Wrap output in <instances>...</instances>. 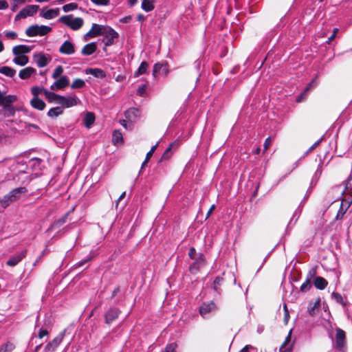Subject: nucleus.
I'll use <instances>...</instances> for the list:
<instances>
[{"mask_svg":"<svg viewBox=\"0 0 352 352\" xmlns=\"http://www.w3.org/2000/svg\"><path fill=\"white\" fill-rule=\"evenodd\" d=\"M205 263L204 258L202 255L196 260V261L191 265L190 270L193 271L194 270H198L199 268L203 266Z\"/></svg>","mask_w":352,"mask_h":352,"instance_id":"c9c22d12","label":"nucleus"},{"mask_svg":"<svg viewBox=\"0 0 352 352\" xmlns=\"http://www.w3.org/2000/svg\"><path fill=\"white\" fill-rule=\"evenodd\" d=\"M120 311L115 307L110 308L105 314V321L107 323L111 322L113 320L118 318Z\"/></svg>","mask_w":352,"mask_h":352,"instance_id":"aec40b11","label":"nucleus"},{"mask_svg":"<svg viewBox=\"0 0 352 352\" xmlns=\"http://www.w3.org/2000/svg\"><path fill=\"white\" fill-rule=\"evenodd\" d=\"M311 287V282L309 280H306L305 282H304L301 286H300V291L302 292H308Z\"/></svg>","mask_w":352,"mask_h":352,"instance_id":"37998d69","label":"nucleus"},{"mask_svg":"<svg viewBox=\"0 0 352 352\" xmlns=\"http://www.w3.org/2000/svg\"><path fill=\"white\" fill-rule=\"evenodd\" d=\"M284 310H285V316H284V322L285 324L287 323L288 322V320H289V312L287 309V306L286 305H284Z\"/></svg>","mask_w":352,"mask_h":352,"instance_id":"bf43d9fd","label":"nucleus"},{"mask_svg":"<svg viewBox=\"0 0 352 352\" xmlns=\"http://www.w3.org/2000/svg\"><path fill=\"white\" fill-rule=\"evenodd\" d=\"M51 31L52 28L49 26L33 25L25 30V34L28 36H45Z\"/></svg>","mask_w":352,"mask_h":352,"instance_id":"f03ea898","label":"nucleus"},{"mask_svg":"<svg viewBox=\"0 0 352 352\" xmlns=\"http://www.w3.org/2000/svg\"><path fill=\"white\" fill-rule=\"evenodd\" d=\"M65 336V332L60 333L52 342H49L45 347V351H54L61 343Z\"/></svg>","mask_w":352,"mask_h":352,"instance_id":"1a4fd4ad","label":"nucleus"},{"mask_svg":"<svg viewBox=\"0 0 352 352\" xmlns=\"http://www.w3.org/2000/svg\"><path fill=\"white\" fill-rule=\"evenodd\" d=\"M327 281L324 278L321 276L316 277L314 280V285L317 289H324L327 287Z\"/></svg>","mask_w":352,"mask_h":352,"instance_id":"7c9ffc66","label":"nucleus"},{"mask_svg":"<svg viewBox=\"0 0 352 352\" xmlns=\"http://www.w3.org/2000/svg\"><path fill=\"white\" fill-rule=\"evenodd\" d=\"M154 2L155 0H142L141 8L145 12H151L155 8Z\"/></svg>","mask_w":352,"mask_h":352,"instance_id":"c85d7f7f","label":"nucleus"},{"mask_svg":"<svg viewBox=\"0 0 352 352\" xmlns=\"http://www.w3.org/2000/svg\"><path fill=\"white\" fill-rule=\"evenodd\" d=\"M97 50L96 43L95 42H91L85 45L82 50L81 54L83 56H90L93 54Z\"/></svg>","mask_w":352,"mask_h":352,"instance_id":"6ab92c4d","label":"nucleus"},{"mask_svg":"<svg viewBox=\"0 0 352 352\" xmlns=\"http://www.w3.org/2000/svg\"><path fill=\"white\" fill-rule=\"evenodd\" d=\"M63 112V107H56L52 108L47 112V116L50 118H56L58 116L61 115Z\"/></svg>","mask_w":352,"mask_h":352,"instance_id":"473e14b6","label":"nucleus"},{"mask_svg":"<svg viewBox=\"0 0 352 352\" xmlns=\"http://www.w3.org/2000/svg\"><path fill=\"white\" fill-rule=\"evenodd\" d=\"M112 142L114 144H118L122 142V135L119 131H114L112 137Z\"/></svg>","mask_w":352,"mask_h":352,"instance_id":"4c0bfd02","label":"nucleus"},{"mask_svg":"<svg viewBox=\"0 0 352 352\" xmlns=\"http://www.w3.org/2000/svg\"><path fill=\"white\" fill-rule=\"evenodd\" d=\"M36 73V69L32 67H27L19 72V76L21 79L25 80L29 78L32 74Z\"/></svg>","mask_w":352,"mask_h":352,"instance_id":"4be33fe9","label":"nucleus"},{"mask_svg":"<svg viewBox=\"0 0 352 352\" xmlns=\"http://www.w3.org/2000/svg\"><path fill=\"white\" fill-rule=\"evenodd\" d=\"M345 188L346 190H352V177H348L345 184Z\"/></svg>","mask_w":352,"mask_h":352,"instance_id":"6e6d98bb","label":"nucleus"},{"mask_svg":"<svg viewBox=\"0 0 352 352\" xmlns=\"http://www.w3.org/2000/svg\"><path fill=\"white\" fill-rule=\"evenodd\" d=\"M169 72L168 65L167 63H155L153 66V75L156 77L157 74L166 76Z\"/></svg>","mask_w":352,"mask_h":352,"instance_id":"6e6552de","label":"nucleus"},{"mask_svg":"<svg viewBox=\"0 0 352 352\" xmlns=\"http://www.w3.org/2000/svg\"><path fill=\"white\" fill-rule=\"evenodd\" d=\"M92 3L98 6H107L109 0H91Z\"/></svg>","mask_w":352,"mask_h":352,"instance_id":"8fccbe9b","label":"nucleus"},{"mask_svg":"<svg viewBox=\"0 0 352 352\" xmlns=\"http://www.w3.org/2000/svg\"><path fill=\"white\" fill-rule=\"evenodd\" d=\"M196 254L195 249L194 248H191L189 251V256L190 258H193Z\"/></svg>","mask_w":352,"mask_h":352,"instance_id":"0e129e2a","label":"nucleus"},{"mask_svg":"<svg viewBox=\"0 0 352 352\" xmlns=\"http://www.w3.org/2000/svg\"><path fill=\"white\" fill-rule=\"evenodd\" d=\"M95 121V116L91 112L86 113L83 118V124L87 128L89 129Z\"/></svg>","mask_w":352,"mask_h":352,"instance_id":"a878e982","label":"nucleus"},{"mask_svg":"<svg viewBox=\"0 0 352 352\" xmlns=\"http://www.w3.org/2000/svg\"><path fill=\"white\" fill-rule=\"evenodd\" d=\"M217 310V307L214 302H204L199 307L200 315L206 318L214 314Z\"/></svg>","mask_w":352,"mask_h":352,"instance_id":"20e7f679","label":"nucleus"},{"mask_svg":"<svg viewBox=\"0 0 352 352\" xmlns=\"http://www.w3.org/2000/svg\"><path fill=\"white\" fill-rule=\"evenodd\" d=\"M14 349V345L12 343L8 342L0 347V352H12Z\"/></svg>","mask_w":352,"mask_h":352,"instance_id":"58836bf2","label":"nucleus"},{"mask_svg":"<svg viewBox=\"0 0 352 352\" xmlns=\"http://www.w3.org/2000/svg\"><path fill=\"white\" fill-rule=\"evenodd\" d=\"M43 93L46 98L48 99L50 102H52L54 100H56L57 102L59 99L60 95H58L54 92H51L45 89L43 90Z\"/></svg>","mask_w":352,"mask_h":352,"instance_id":"e433bc0d","label":"nucleus"},{"mask_svg":"<svg viewBox=\"0 0 352 352\" xmlns=\"http://www.w3.org/2000/svg\"><path fill=\"white\" fill-rule=\"evenodd\" d=\"M56 89H63L69 85V79L66 76H61L58 80L55 81Z\"/></svg>","mask_w":352,"mask_h":352,"instance_id":"cd10ccee","label":"nucleus"},{"mask_svg":"<svg viewBox=\"0 0 352 352\" xmlns=\"http://www.w3.org/2000/svg\"><path fill=\"white\" fill-rule=\"evenodd\" d=\"M214 208H215V206L214 204L210 206L209 210L208 211V213L206 215V219H208L210 216V214H212V212H213Z\"/></svg>","mask_w":352,"mask_h":352,"instance_id":"69168bd1","label":"nucleus"},{"mask_svg":"<svg viewBox=\"0 0 352 352\" xmlns=\"http://www.w3.org/2000/svg\"><path fill=\"white\" fill-rule=\"evenodd\" d=\"M59 21L69 27L73 30H79L84 23V21L80 17L73 18L72 14L63 16L59 18Z\"/></svg>","mask_w":352,"mask_h":352,"instance_id":"f257e3e1","label":"nucleus"},{"mask_svg":"<svg viewBox=\"0 0 352 352\" xmlns=\"http://www.w3.org/2000/svg\"><path fill=\"white\" fill-rule=\"evenodd\" d=\"M174 144H175V143L171 144L168 146V148H167L166 150L164 151V153L162 155V157L163 160H168L170 157V156H171L170 151Z\"/></svg>","mask_w":352,"mask_h":352,"instance_id":"de8ad7c7","label":"nucleus"},{"mask_svg":"<svg viewBox=\"0 0 352 352\" xmlns=\"http://www.w3.org/2000/svg\"><path fill=\"white\" fill-rule=\"evenodd\" d=\"M316 269L311 268L307 273V280H309L310 281L311 279L316 275Z\"/></svg>","mask_w":352,"mask_h":352,"instance_id":"3c124183","label":"nucleus"},{"mask_svg":"<svg viewBox=\"0 0 352 352\" xmlns=\"http://www.w3.org/2000/svg\"><path fill=\"white\" fill-rule=\"evenodd\" d=\"M57 103L68 108L77 105L78 103H80V100L75 96L71 97L60 96Z\"/></svg>","mask_w":352,"mask_h":352,"instance_id":"0eeeda50","label":"nucleus"},{"mask_svg":"<svg viewBox=\"0 0 352 352\" xmlns=\"http://www.w3.org/2000/svg\"><path fill=\"white\" fill-rule=\"evenodd\" d=\"M41 160L38 158H32L28 162V166H30L32 170H36L40 168Z\"/></svg>","mask_w":352,"mask_h":352,"instance_id":"f704fd0d","label":"nucleus"},{"mask_svg":"<svg viewBox=\"0 0 352 352\" xmlns=\"http://www.w3.org/2000/svg\"><path fill=\"white\" fill-rule=\"evenodd\" d=\"M85 85V82L83 80L80 78H76L74 80V82L71 85V87L72 89H79L82 88Z\"/></svg>","mask_w":352,"mask_h":352,"instance_id":"ea45409f","label":"nucleus"},{"mask_svg":"<svg viewBox=\"0 0 352 352\" xmlns=\"http://www.w3.org/2000/svg\"><path fill=\"white\" fill-rule=\"evenodd\" d=\"M13 103H4L3 107V115L5 117H12L16 113V109L12 106Z\"/></svg>","mask_w":352,"mask_h":352,"instance_id":"412c9836","label":"nucleus"},{"mask_svg":"<svg viewBox=\"0 0 352 352\" xmlns=\"http://www.w3.org/2000/svg\"><path fill=\"white\" fill-rule=\"evenodd\" d=\"M106 34H104L102 42L105 46H110L114 43L116 38H118V34L111 28L107 27L105 30Z\"/></svg>","mask_w":352,"mask_h":352,"instance_id":"423d86ee","label":"nucleus"},{"mask_svg":"<svg viewBox=\"0 0 352 352\" xmlns=\"http://www.w3.org/2000/svg\"><path fill=\"white\" fill-rule=\"evenodd\" d=\"M157 146V144H156L155 145H154L153 146L151 147V150L147 153V154L146 155V160H150V158L152 157L153 153L155 152Z\"/></svg>","mask_w":352,"mask_h":352,"instance_id":"864d4df0","label":"nucleus"},{"mask_svg":"<svg viewBox=\"0 0 352 352\" xmlns=\"http://www.w3.org/2000/svg\"><path fill=\"white\" fill-rule=\"evenodd\" d=\"M321 142V140H318L307 151V153L311 152L312 150L316 148Z\"/></svg>","mask_w":352,"mask_h":352,"instance_id":"680f3d73","label":"nucleus"},{"mask_svg":"<svg viewBox=\"0 0 352 352\" xmlns=\"http://www.w3.org/2000/svg\"><path fill=\"white\" fill-rule=\"evenodd\" d=\"M107 27L108 26L94 23L92 25L91 29L84 35V40L87 41L91 38H94L98 36L106 34L105 30H107Z\"/></svg>","mask_w":352,"mask_h":352,"instance_id":"7ed1b4c3","label":"nucleus"},{"mask_svg":"<svg viewBox=\"0 0 352 352\" xmlns=\"http://www.w3.org/2000/svg\"><path fill=\"white\" fill-rule=\"evenodd\" d=\"M59 14V9H50L47 10H45L43 9L40 12V16L45 19H52L55 18Z\"/></svg>","mask_w":352,"mask_h":352,"instance_id":"a211bd4d","label":"nucleus"},{"mask_svg":"<svg viewBox=\"0 0 352 352\" xmlns=\"http://www.w3.org/2000/svg\"><path fill=\"white\" fill-rule=\"evenodd\" d=\"M272 143V139L270 138H267L264 143V150L266 151L270 146Z\"/></svg>","mask_w":352,"mask_h":352,"instance_id":"052dcab7","label":"nucleus"},{"mask_svg":"<svg viewBox=\"0 0 352 352\" xmlns=\"http://www.w3.org/2000/svg\"><path fill=\"white\" fill-rule=\"evenodd\" d=\"M345 345V331H336V346L342 351Z\"/></svg>","mask_w":352,"mask_h":352,"instance_id":"dca6fc26","label":"nucleus"},{"mask_svg":"<svg viewBox=\"0 0 352 352\" xmlns=\"http://www.w3.org/2000/svg\"><path fill=\"white\" fill-rule=\"evenodd\" d=\"M32 50V47L25 45H19L14 46L12 48V53L14 56L18 55H25V54H28Z\"/></svg>","mask_w":352,"mask_h":352,"instance_id":"f3484780","label":"nucleus"},{"mask_svg":"<svg viewBox=\"0 0 352 352\" xmlns=\"http://www.w3.org/2000/svg\"><path fill=\"white\" fill-rule=\"evenodd\" d=\"M177 344L175 342L170 343L166 346L164 352H176Z\"/></svg>","mask_w":352,"mask_h":352,"instance_id":"09e8293b","label":"nucleus"},{"mask_svg":"<svg viewBox=\"0 0 352 352\" xmlns=\"http://www.w3.org/2000/svg\"><path fill=\"white\" fill-rule=\"evenodd\" d=\"M8 8V3L6 0H0V10H5Z\"/></svg>","mask_w":352,"mask_h":352,"instance_id":"13d9d810","label":"nucleus"},{"mask_svg":"<svg viewBox=\"0 0 352 352\" xmlns=\"http://www.w3.org/2000/svg\"><path fill=\"white\" fill-rule=\"evenodd\" d=\"M30 104L33 108L39 111L43 110L45 107V102L38 97H33V98L30 100Z\"/></svg>","mask_w":352,"mask_h":352,"instance_id":"5701e85b","label":"nucleus"},{"mask_svg":"<svg viewBox=\"0 0 352 352\" xmlns=\"http://www.w3.org/2000/svg\"><path fill=\"white\" fill-rule=\"evenodd\" d=\"M20 4L11 1V9L12 11H16Z\"/></svg>","mask_w":352,"mask_h":352,"instance_id":"e2e57ef3","label":"nucleus"},{"mask_svg":"<svg viewBox=\"0 0 352 352\" xmlns=\"http://www.w3.org/2000/svg\"><path fill=\"white\" fill-rule=\"evenodd\" d=\"M77 8H78L77 3H67V4H65V6H63V10L65 12H68L72 11V10H76Z\"/></svg>","mask_w":352,"mask_h":352,"instance_id":"a19ab883","label":"nucleus"},{"mask_svg":"<svg viewBox=\"0 0 352 352\" xmlns=\"http://www.w3.org/2000/svg\"><path fill=\"white\" fill-rule=\"evenodd\" d=\"M16 70L8 67V66H3L0 67V73L8 76V77H14L16 74Z\"/></svg>","mask_w":352,"mask_h":352,"instance_id":"2f4dec72","label":"nucleus"},{"mask_svg":"<svg viewBox=\"0 0 352 352\" xmlns=\"http://www.w3.org/2000/svg\"><path fill=\"white\" fill-rule=\"evenodd\" d=\"M332 297L338 303H340L343 305H345L344 302V300H343V298L342 296H341L340 294L338 293V292H333L332 293Z\"/></svg>","mask_w":352,"mask_h":352,"instance_id":"a18cd8bd","label":"nucleus"},{"mask_svg":"<svg viewBox=\"0 0 352 352\" xmlns=\"http://www.w3.org/2000/svg\"><path fill=\"white\" fill-rule=\"evenodd\" d=\"M13 63L20 66H24L29 62V58L25 55H18L15 56V58L12 60Z\"/></svg>","mask_w":352,"mask_h":352,"instance_id":"bb28decb","label":"nucleus"},{"mask_svg":"<svg viewBox=\"0 0 352 352\" xmlns=\"http://www.w3.org/2000/svg\"><path fill=\"white\" fill-rule=\"evenodd\" d=\"M63 72V68L61 65H58L57 66L53 74H52V78H57L58 77H59Z\"/></svg>","mask_w":352,"mask_h":352,"instance_id":"c03bdc74","label":"nucleus"},{"mask_svg":"<svg viewBox=\"0 0 352 352\" xmlns=\"http://www.w3.org/2000/svg\"><path fill=\"white\" fill-rule=\"evenodd\" d=\"M18 98L16 95H6V92L0 90V106L6 103H14L16 102Z\"/></svg>","mask_w":352,"mask_h":352,"instance_id":"2eb2a0df","label":"nucleus"},{"mask_svg":"<svg viewBox=\"0 0 352 352\" xmlns=\"http://www.w3.org/2000/svg\"><path fill=\"white\" fill-rule=\"evenodd\" d=\"M86 74H91L96 78H104L106 76L105 72L99 68H89L86 70Z\"/></svg>","mask_w":352,"mask_h":352,"instance_id":"393cba45","label":"nucleus"},{"mask_svg":"<svg viewBox=\"0 0 352 352\" xmlns=\"http://www.w3.org/2000/svg\"><path fill=\"white\" fill-rule=\"evenodd\" d=\"M27 192V189L25 187H19L13 189L11 190L8 195L9 196L10 201L12 202L17 201L20 199L21 196L23 194H25Z\"/></svg>","mask_w":352,"mask_h":352,"instance_id":"4468645a","label":"nucleus"},{"mask_svg":"<svg viewBox=\"0 0 352 352\" xmlns=\"http://www.w3.org/2000/svg\"><path fill=\"white\" fill-rule=\"evenodd\" d=\"M319 306H320V300H318L313 305L311 304H310L308 307L309 314L311 316L315 315L316 309H318Z\"/></svg>","mask_w":352,"mask_h":352,"instance_id":"79ce46f5","label":"nucleus"},{"mask_svg":"<svg viewBox=\"0 0 352 352\" xmlns=\"http://www.w3.org/2000/svg\"><path fill=\"white\" fill-rule=\"evenodd\" d=\"M39 9L37 5H29L22 9L15 16V21L34 16Z\"/></svg>","mask_w":352,"mask_h":352,"instance_id":"39448f33","label":"nucleus"},{"mask_svg":"<svg viewBox=\"0 0 352 352\" xmlns=\"http://www.w3.org/2000/svg\"><path fill=\"white\" fill-rule=\"evenodd\" d=\"M33 58L38 67H45L51 60L50 56H47L43 53L35 54H34Z\"/></svg>","mask_w":352,"mask_h":352,"instance_id":"9b49d317","label":"nucleus"},{"mask_svg":"<svg viewBox=\"0 0 352 352\" xmlns=\"http://www.w3.org/2000/svg\"><path fill=\"white\" fill-rule=\"evenodd\" d=\"M146 89V85H142L141 87H140L138 88L137 94L139 96H142L145 94Z\"/></svg>","mask_w":352,"mask_h":352,"instance_id":"4d7b16f0","label":"nucleus"},{"mask_svg":"<svg viewBox=\"0 0 352 352\" xmlns=\"http://www.w3.org/2000/svg\"><path fill=\"white\" fill-rule=\"evenodd\" d=\"M139 116V110L135 108H131L125 111V117L127 120L132 121Z\"/></svg>","mask_w":352,"mask_h":352,"instance_id":"c756f323","label":"nucleus"},{"mask_svg":"<svg viewBox=\"0 0 352 352\" xmlns=\"http://www.w3.org/2000/svg\"><path fill=\"white\" fill-rule=\"evenodd\" d=\"M249 349H253L252 346L247 345L243 347L239 352H248Z\"/></svg>","mask_w":352,"mask_h":352,"instance_id":"774afa93","label":"nucleus"},{"mask_svg":"<svg viewBox=\"0 0 352 352\" xmlns=\"http://www.w3.org/2000/svg\"><path fill=\"white\" fill-rule=\"evenodd\" d=\"M292 331H289L284 342L279 349V352H290L292 351L294 342V341L292 342Z\"/></svg>","mask_w":352,"mask_h":352,"instance_id":"ddd939ff","label":"nucleus"},{"mask_svg":"<svg viewBox=\"0 0 352 352\" xmlns=\"http://www.w3.org/2000/svg\"><path fill=\"white\" fill-rule=\"evenodd\" d=\"M5 36L7 38H11V39H15L17 37V34L15 32L13 31H9L5 32Z\"/></svg>","mask_w":352,"mask_h":352,"instance_id":"603ef678","label":"nucleus"},{"mask_svg":"<svg viewBox=\"0 0 352 352\" xmlns=\"http://www.w3.org/2000/svg\"><path fill=\"white\" fill-rule=\"evenodd\" d=\"M68 216V213L65 214L61 218L56 220L55 222L52 224V226L47 229V232H50L56 229H58L60 226H62L67 221V218Z\"/></svg>","mask_w":352,"mask_h":352,"instance_id":"b1692460","label":"nucleus"},{"mask_svg":"<svg viewBox=\"0 0 352 352\" xmlns=\"http://www.w3.org/2000/svg\"><path fill=\"white\" fill-rule=\"evenodd\" d=\"M26 252V250H24L12 256L7 261V265L10 267L16 266L19 263H20L23 260V258H25Z\"/></svg>","mask_w":352,"mask_h":352,"instance_id":"9d476101","label":"nucleus"},{"mask_svg":"<svg viewBox=\"0 0 352 352\" xmlns=\"http://www.w3.org/2000/svg\"><path fill=\"white\" fill-rule=\"evenodd\" d=\"M222 278L220 277H217L214 280V289L215 291H218V287L221 285Z\"/></svg>","mask_w":352,"mask_h":352,"instance_id":"5fc2aeb1","label":"nucleus"},{"mask_svg":"<svg viewBox=\"0 0 352 352\" xmlns=\"http://www.w3.org/2000/svg\"><path fill=\"white\" fill-rule=\"evenodd\" d=\"M48 332L49 331H38V337L40 338H43L48 335Z\"/></svg>","mask_w":352,"mask_h":352,"instance_id":"338daca9","label":"nucleus"},{"mask_svg":"<svg viewBox=\"0 0 352 352\" xmlns=\"http://www.w3.org/2000/svg\"><path fill=\"white\" fill-rule=\"evenodd\" d=\"M43 90H45V89L43 88L38 87H33L31 89V92H32V95L34 96V97H38V96L40 94L43 92Z\"/></svg>","mask_w":352,"mask_h":352,"instance_id":"49530a36","label":"nucleus"},{"mask_svg":"<svg viewBox=\"0 0 352 352\" xmlns=\"http://www.w3.org/2000/svg\"><path fill=\"white\" fill-rule=\"evenodd\" d=\"M59 52L65 55H72L75 53L74 45L69 41H65L59 48Z\"/></svg>","mask_w":352,"mask_h":352,"instance_id":"f8f14e48","label":"nucleus"},{"mask_svg":"<svg viewBox=\"0 0 352 352\" xmlns=\"http://www.w3.org/2000/svg\"><path fill=\"white\" fill-rule=\"evenodd\" d=\"M148 67V64L146 62H142L138 70L135 72V76H138L140 75L145 74L147 71Z\"/></svg>","mask_w":352,"mask_h":352,"instance_id":"72a5a7b5","label":"nucleus"}]
</instances>
